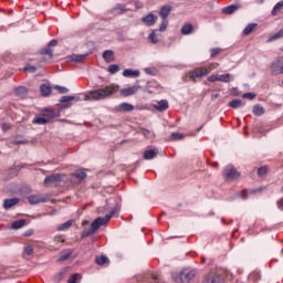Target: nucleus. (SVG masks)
Instances as JSON below:
<instances>
[{
	"label": "nucleus",
	"instance_id": "nucleus-59",
	"mask_svg": "<svg viewBox=\"0 0 283 283\" xmlns=\"http://www.w3.org/2000/svg\"><path fill=\"white\" fill-rule=\"evenodd\" d=\"M279 209L283 210V198L279 201Z\"/></svg>",
	"mask_w": 283,
	"mask_h": 283
},
{
	"label": "nucleus",
	"instance_id": "nucleus-42",
	"mask_svg": "<svg viewBox=\"0 0 283 283\" xmlns=\"http://www.w3.org/2000/svg\"><path fill=\"white\" fill-rule=\"evenodd\" d=\"M24 72H30L31 74H34L36 72V66L32 64H27L23 69Z\"/></svg>",
	"mask_w": 283,
	"mask_h": 283
},
{
	"label": "nucleus",
	"instance_id": "nucleus-44",
	"mask_svg": "<svg viewBox=\"0 0 283 283\" xmlns=\"http://www.w3.org/2000/svg\"><path fill=\"white\" fill-rule=\"evenodd\" d=\"M203 283H213V272L210 271L208 274H206Z\"/></svg>",
	"mask_w": 283,
	"mask_h": 283
},
{
	"label": "nucleus",
	"instance_id": "nucleus-7",
	"mask_svg": "<svg viewBox=\"0 0 283 283\" xmlns=\"http://www.w3.org/2000/svg\"><path fill=\"white\" fill-rule=\"evenodd\" d=\"M65 178V175L55 174L45 177L44 185H50L51 187H59L61 185V181Z\"/></svg>",
	"mask_w": 283,
	"mask_h": 283
},
{
	"label": "nucleus",
	"instance_id": "nucleus-56",
	"mask_svg": "<svg viewBox=\"0 0 283 283\" xmlns=\"http://www.w3.org/2000/svg\"><path fill=\"white\" fill-rule=\"evenodd\" d=\"M241 198H242V200H247V198H249V192L247 190H243L241 192Z\"/></svg>",
	"mask_w": 283,
	"mask_h": 283
},
{
	"label": "nucleus",
	"instance_id": "nucleus-50",
	"mask_svg": "<svg viewBox=\"0 0 283 283\" xmlns=\"http://www.w3.org/2000/svg\"><path fill=\"white\" fill-rule=\"evenodd\" d=\"M55 90H57L60 94H67V92H70V90H67L65 86H55Z\"/></svg>",
	"mask_w": 283,
	"mask_h": 283
},
{
	"label": "nucleus",
	"instance_id": "nucleus-41",
	"mask_svg": "<svg viewBox=\"0 0 283 283\" xmlns=\"http://www.w3.org/2000/svg\"><path fill=\"white\" fill-rule=\"evenodd\" d=\"M277 39H283V28L270 38V41H277Z\"/></svg>",
	"mask_w": 283,
	"mask_h": 283
},
{
	"label": "nucleus",
	"instance_id": "nucleus-33",
	"mask_svg": "<svg viewBox=\"0 0 283 283\" xmlns=\"http://www.w3.org/2000/svg\"><path fill=\"white\" fill-rule=\"evenodd\" d=\"M107 72H109V74H116L117 72H120V66L112 64L108 66Z\"/></svg>",
	"mask_w": 283,
	"mask_h": 283
},
{
	"label": "nucleus",
	"instance_id": "nucleus-25",
	"mask_svg": "<svg viewBox=\"0 0 283 283\" xmlns=\"http://www.w3.org/2000/svg\"><path fill=\"white\" fill-rule=\"evenodd\" d=\"M72 224H74V220H69V221L60 224L57 227V231H67V229H70V227H72Z\"/></svg>",
	"mask_w": 283,
	"mask_h": 283
},
{
	"label": "nucleus",
	"instance_id": "nucleus-57",
	"mask_svg": "<svg viewBox=\"0 0 283 283\" xmlns=\"http://www.w3.org/2000/svg\"><path fill=\"white\" fill-rule=\"evenodd\" d=\"M221 51H222V49H220V48L213 49V56H217V54H220Z\"/></svg>",
	"mask_w": 283,
	"mask_h": 283
},
{
	"label": "nucleus",
	"instance_id": "nucleus-40",
	"mask_svg": "<svg viewBox=\"0 0 283 283\" xmlns=\"http://www.w3.org/2000/svg\"><path fill=\"white\" fill-rule=\"evenodd\" d=\"M41 54H46V56H50V59H52V56L54 55V51H52L50 46H46L45 49L41 50Z\"/></svg>",
	"mask_w": 283,
	"mask_h": 283
},
{
	"label": "nucleus",
	"instance_id": "nucleus-12",
	"mask_svg": "<svg viewBox=\"0 0 283 283\" xmlns=\"http://www.w3.org/2000/svg\"><path fill=\"white\" fill-rule=\"evenodd\" d=\"M123 76H125V78H138V76H140V71L126 69L123 71Z\"/></svg>",
	"mask_w": 283,
	"mask_h": 283
},
{
	"label": "nucleus",
	"instance_id": "nucleus-10",
	"mask_svg": "<svg viewBox=\"0 0 283 283\" xmlns=\"http://www.w3.org/2000/svg\"><path fill=\"white\" fill-rule=\"evenodd\" d=\"M28 202L30 205H39L41 202H48V197L42 195H31L28 197Z\"/></svg>",
	"mask_w": 283,
	"mask_h": 283
},
{
	"label": "nucleus",
	"instance_id": "nucleus-21",
	"mask_svg": "<svg viewBox=\"0 0 283 283\" xmlns=\"http://www.w3.org/2000/svg\"><path fill=\"white\" fill-rule=\"evenodd\" d=\"M235 10H240V6L232 4V6L224 7L222 9V12H223V14H233V12H235Z\"/></svg>",
	"mask_w": 283,
	"mask_h": 283
},
{
	"label": "nucleus",
	"instance_id": "nucleus-39",
	"mask_svg": "<svg viewBox=\"0 0 283 283\" xmlns=\"http://www.w3.org/2000/svg\"><path fill=\"white\" fill-rule=\"evenodd\" d=\"M168 25H169V20L163 19L159 25V32H165Z\"/></svg>",
	"mask_w": 283,
	"mask_h": 283
},
{
	"label": "nucleus",
	"instance_id": "nucleus-15",
	"mask_svg": "<svg viewBox=\"0 0 283 283\" xmlns=\"http://www.w3.org/2000/svg\"><path fill=\"white\" fill-rule=\"evenodd\" d=\"M271 70H272V74L274 76H277V74H283V64H282V62L272 63Z\"/></svg>",
	"mask_w": 283,
	"mask_h": 283
},
{
	"label": "nucleus",
	"instance_id": "nucleus-45",
	"mask_svg": "<svg viewBox=\"0 0 283 283\" xmlns=\"http://www.w3.org/2000/svg\"><path fill=\"white\" fill-rule=\"evenodd\" d=\"M80 280H81V275H78V274H73V275H71V277L69 279L67 283H78Z\"/></svg>",
	"mask_w": 283,
	"mask_h": 283
},
{
	"label": "nucleus",
	"instance_id": "nucleus-22",
	"mask_svg": "<svg viewBox=\"0 0 283 283\" xmlns=\"http://www.w3.org/2000/svg\"><path fill=\"white\" fill-rule=\"evenodd\" d=\"M156 149H149L144 151V160H151L156 158Z\"/></svg>",
	"mask_w": 283,
	"mask_h": 283
},
{
	"label": "nucleus",
	"instance_id": "nucleus-1",
	"mask_svg": "<svg viewBox=\"0 0 283 283\" xmlns=\"http://www.w3.org/2000/svg\"><path fill=\"white\" fill-rule=\"evenodd\" d=\"M118 92V85L109 84L104 88L90 91L85 95V101H105V98H109L112 94H116Z\"/></svg>",
	"mask_w": 283,
	"mask_h": 283
},
{
	"label": "nucleus",
	"instance_id": "nucleus-32",
	"mask_svg": "<svg viewBox=\"0 0 283 283\" xmlns=\"http://www.w3.org/2000/svg\"><path fill=\"white\" fill-rule=\"evenodd\" d=\"M224 275H227L226 272L217 273L214 276V283H224Z\"/></svg>",
	"mask_w": 283,
	"mask_h": 283
},
{
	"label": "nucleus",
	"instance_id": "nucleus-46",
	"mask_svg": "<svg viewBox=\"0 0 283 283\" xmlns=\"http://www.w3.org/2000/svg\"><path fill=\"white\" fill-rule=\"evenodd\" d=\"M72 101H74V96L72 95L62 96L60 99L61 103H70Z\"/></svg>",
	"mask_w": 283,
	"mask_h": 283
},
{
	"label": "nucleus",
	"instance_id": "nucleus-38",
	"mask_svg": "<svg viewBox=\"0 0 283 283\" xmlns=\"http://www.w3.org/2000/svg\"><path fill=\"white\" fill-rule=\"evenodd\" d=\"M185 138V135L181 133H171L170 140H182Z\"/></svg>",
	"mask_w": 283,
	"mask_h": 283
},
{
	"label": "nucleus",
	"instance_id": "nucleus-5",
	"mask_svg": "<svg viewBox=\"0 0 283 283\" xmlns=\"http://www.w3.org/2000/svg\"><path fill=\"white\" fill-rule=\"evenodd\" d=\"M223 178L231 182L240 178V172H238V169L233 165H228L223 170Z\"/></svg>",
	"mask_w": 283,
	"mask_h": 283
},
{
	"label": "nucleus",
	"instance_id": "nucleus-20",
	"mask_svg": "<svg viewBox=\"0 0 283 283\" xmlns=\"http://www.w3.org/2000/svg\"><path fill=\"white\" fill-rule=\"evenodd\" d=\"M40 92L42 96H50V94H52V87L50 86V84H42L40 86Z\"/></svg>",
	"mask_w": 283,
	"mask_h": 283
},
{
	"label": "nucleus",
	"instance_id": "nucleus-58",
	"mask_svg": "<svg viewBox=\"0 0 283 283\" xmlns=\"http://www.w3.org/2000/svg\"><path fill=\"white\" fill-rule=\"evenodd\" d=\"M153 280H155V282H158L160 280V276L158 274H153Z\"/></svg>",
	"mask_w": 283,
	"mask_h": 283
},
{
	"label": "nucleus",
	"instance_id": "nucleus-24",
	"mask_svg": "<svg viewBox=\"0 0 283 283\" xmlns=\"http://www.w3.org/2000/svg\"><path fill=\"white\" fill-rule=\"evenodd\" d=\"M95 262L98 264V266H103L109 262V259L105 255H99L95 258Z\"/></svg>",
	"mask_w": 283,
	"mask_h": 283
},
{
	"label": "nucleus",
	"instance_id": "nucleus-23",
	"mask_svg": "<svg viewBox=\"0 0 283 283\" xmlns=\"http://www.w3.org/2000/svg\"><path fill=\"white\" fill-rule=\"evenodd\" d=\"M283 9V0L277 2L273 10H272V17H277L280 14V12H282Z\"/></svg>",
	"mask_w": 283,
	"mask_h": 283
},
{
	"label": "nucleus",
	"instance_id": "nucleus-51",
	"mask_svg": "<svg viewBox=\"0 0 283 283\" xmlns=\"http://www.w3.org/2000/svg\"><path fill=\"white\" fill-rule=\"evenodd\" d=\"M92 229L91 230H84L81 234V238H90V235H92Z\"/></svg>",
	"mask_w": 283,
	"mask_h": 283
},
{
	"label": "nucleus",
	"instance_id": "nucleus-14",
	"mask_svg": "<svg viewBox=\"0 0 283 283\" xmlns=\"http://www.w3.org/2000/svg\"><path fill=\"white\" fill-rule=\"evenodd\" d=\"M116 112H134V105L129 103H122L115 107Z\"/></svg>",
	"mask_w": 283,
	"mask_h": 283
},
{
	"label": "nucleus",
	"instance_id": "nucleus-54",
	"mask_svg": "<svg viewBox=\"0 0 283 283\" xmlns=\"http://www.w3.org/2000/svg\"><path fill=\"white\" fill-rule=\"evenodd\" d=\"M59 45V42L56 40H51L48 44V48H56Z\"/></svg>",
	"mask_w": 283,
	"mask_h": 283
},
{
	"label": "nucleus",
	"instance_id": "nucleus-3",
	"mask_svg": "<svg viewBox=\"0 0 283 283\" xmlns=\"http://www.w3.org/2000/svg\"><path fill=\"white\" fill-rule=\"evenodd\" d=\"M192 277H196V270L184 269L181 272L172 273V280L175 283H189Z\"/></svg>",
	"mask_w": 283,
	"mask_h": 283
},
{
	"label": "nucleus",
	"instance_id": "nucleus-9",
	"mask_svg": "<svg viewBox=\"0 0 283 283\" xmlns=\"http://www.w3.org/2000/svg\"><path fill=\"white\" fill-rule=\"evenodd\" d=\"M140 90V85L129 86L127 88L120 90V96L127 97V96H134V94H137Z\"/></svg>",
	"mask_w": 283,
	"mask_h": 283
},
{
	"label": "nucleus",
	"instance_id": "nucleus-60",
	"mask_svg": "<svg viewBox=\"0 0 283 283\" xmlns=\"http://www.w3.org/2000/svg\"><path fill=\"white\" fill-rule=\"evenodd\" d=\"M24 235H25L27 238L30 237V235H32V231L25 232Z\"/></svg>",
	"mask_w": 283,
	"mask_h": 283
},
{
	"label": "nucleus",
	"instance_id": "nucleus-61",
	"mask_svg": "<svg viewBox=\"0 0 283 283\" xmlns=\"http://www.w3.org/2000/svg\"><path fill=\"white\" fill-rule=\"evenodd\" d=\"M208 81H209L210 83H213V75L209 76V77H208Z\"/></svg>",
	"mask_w": 283,
	"mask_h": 283
},
{
	"label": "nucleus",
	"instance_id": "nucleus-29",
	"mask_svg": "<svg viewBox=\"0 0 283 283\" xmlns=\"http://www.w3.org/2000/svg\"><path fill=\"white\" fill-rule=\"evenodd\" d=\"M25 94H28V88L25 86H19L15 88L17 96L23 97Z\"/></svg>",
	"mask_w": 283,
	"mask_h": 283
},
{
	"label": "nucleus",
	"instance_id": "nucleus-49",
	"mask_svg": "<svg viewBox=\"0 0 283 283\" xmlns=\"http://www.w3.org/2000/svg\"><path fill=\"white\" fill-rule=\"evenodd\" d=\"M24 253L27 255H32L34 253V248H32L31 245L24 247Z\"/></svg>",
	"mask_w": 283,
	"mask_h": 283
},
{
	"label": "nucleus",
	"instance_id": "nucleus-26",
	"mask_svg": "<svg viewBox=\"0 0 283 283\" xmlns=\"http://www.w3.org/2000/svg\"><path fill=\"white\" fill-rule=\"evenodd\" d=\"M255 28H258V23L248 24L245 27V29L243 30L244 36H249V34H251V32H253V30H255Z\"/></svg>",
	"mask_w": 283,
	"mask_h": 283
},
{
	"label": "nucleus",
	"instance_id": "nucleus-55",
	"mask_svg": "<svg viewBox=\"0 0 283 283\" xmlns=\"http://www.w3.org/2000/svg\"><path fill=\"white\" fill-rule=\"evenodd\" d=\"M71 256H72V252H69V253H66V254L61 255V256H60V260H61L62 262H64V260H67V259L71 258Z\"/></svg>",
	"mask_w": 283,
	"mask_h": 283
},
{
	"label": "nucleus",
	"instance_id": "nucleus-27",
	"mask_svg": "<svg viewBox=\"0 0 283 283\" xmlns=\"http://www.w3.org/2000/svg\"><path fill=\"white\" fill-rule=\"evenodd\" d=\"M87 55L85 54H82V55H77V54H74L71 56V61H73V63H83V61H85Z\"/></svg>",
	"mask_w": 283,
	"mask_h": 283
},
{
	"label": "nucleus",
	"instance_id": "nucleus-64",
	"mask_svg": "<svg viewBox=\"0 0 283 283\" xmlns=\"http://www.w3.org/2000/svg\"><path fill=\"white\" fill-rule=\"evenodd\" d=\"M281 191H282V193H283V186H282V188H281Z\"/></svg>",
	"mask_w": 283,
	"mask_h": 283
},
{
	"label": "nucleus",
	"instance_id": "nucleus-11",
	"mask_svg": "<svg viewBox=\"0 0 283 283\" xmlns=\"http://www.w3.org/2000/svg\"><path fill=\"white\" fill-rule=\"evenodd\" d=\"M213 81H220L221 83H231L233 81V75L231 74H217L213 76Z\"/></svg>",
	"mask_w": 283,
	"mask_h": 283
},
{
	"label": "nucleus",
	"instance_id": "nucleus-4",
	"mask_svg": "<svg viewBox=\"0 0 283 283\" xmlns=\"http://www.w3.org/2000/svg\"><path fill=\"white\" fill-rule=\"evenodd\" d=\"M210 72H211V69L197 67V69L188 72L186 74V78H188V81H192L193 83H196V81H198V78H205V76H208V74Z\"/></svg>",
	"mask_w": 283,
	"mask_h": 283
},
{
	"label": "nucleus",
	"instance_id": "nucleus-2",
	"mask_svg": "<svg viewBox=\"0 0 283 283\" xmlns=\"http://www.w3.org/2000/svg\"><path fill=\"white\" fill-rule=\"evenodd\" d=\"M120 211V207H115L109 214H106L104 218L99 217L96 218L92 223H91V230L93 233H96L97 230L101 229V227H105V224H107V222H109V220H112V218H114V216H118V212Z\"/></svg>",
	"mask_w": 283,
	"mask_h": 283
},
{
	"label": "nucleus",
	"instance_id": "nucleus-16",
	"mask_svg": "<svg viewBox=\"0 0 283 283\" xmlns=\"http://www.w3.org/2000/svg\"><path fill=\"white\" fill-rule=\"evenodd\" d=\"M169 14H171V6H164L160 8L159 17H161V19L167 20V17H169Z\"/></svg>",
	"mask_w": 283,
	"mask_h": 283
},
{
	"label": "nucleus",
	"instance_id": "nucleus-53",
	"mask_svg": "<svg viewBox=\"0 0 283 283\" xmlns=\"http://www.w3.org/2000/svg\"><path fill=\"white\" fill-rule=\"evenodd\" d=\"M243 98H249L250 101H253V98H255V94H253V93H245L243 95Z\"/></svg>",
	"mask_w": 283,
	"mask_h": 283
},
{
	"label": "nucleus",
	"instance_id": "nucleus-31",
	"mask_svg": "<svg viewBox=\"0 0 283 283\" xmlns=\"http://www.w3.org/2000/svg\"><path fill=\"white\" fill-rule=\"evenodd\" d=\"M140 134L145 136V138L151 139L154 138V132L147 129V128H140Z\"/></svg>",
	"mask_w": 283,
	"mask_h": 283
},
{
	"label": "nucleus",
	"instance_id": "nucleus-18",
	"mask_svg": "<svg viewBox=\"0 0 283 283\" xmlns=\"http://www.w3.org/2000/svg\"><path fill=\"white\" fill-rule=\"evenodd\" d=\"M19 205V199L12 198V199H6L3 201V208L4 209H12V207Z\"/></svg>",
	"mask_w": 283,
	"mask_h": 283
},
{
	"label": "nucleus",
	"instance_id": "nucleus-37",
	"mask_svg": "<svg viewBox=\"0 0 283 283\" xmlns=\"http://www.w3.org/2000/svg\"><path fill=\"white\" fill-rule=\"evenodd\" d=\"M25 227V220H18L12 223V229H21Z\"/></svg>",
	"mask_w": 283,
	"mask_h": 283
},
{
	"label": "nucleus",
	"instance_id": "nucleus-36",
	"mask_svg": "<svg viewBox=\"0 0 283 283\" xmlns=\"http://www.w3.org/2000/svg\"><path fill=\"white\" fill-rule=\"evenodd\" d=\"M148 39H149L150 43L156 45V43H158V36H156V31H151L148 35Z\"/></svg>",
	"mask_w": 283,
	"mask_h": 283
},
{
	"label": "nucleus",
	"instance_id": "nucleus-63",
	"mask_svg": "<svg viewBox=\"0 0 283 283\" xmlns=\"http://www.w3.org/2000/svg\"><path fill=\"white\" fill-rule=\"evenodd\" d=\"M202 262H206V259H205V258H202Z\"/></svg>",
	"mask_w": 283,
	"mask_h": 283
},
{
	"label": "nucleus",
	"instance_id": "nucleus-8",
	"mask_svg": "<svg viewBox=\"0 0 283 283\" xmlns=\"http://www.w3.org/2000/svg\"><path fill=\"white\" fill-rule=\"evenodd\" d=\"M156 21H158V15L154 13H149L142 18V22L144 25H147L148 28H151V25L156 24Z\"/></svg>",
	"mask_w": 283,
	"mask_h": 283
},
{
	"label": "nucleus",
	"instance_id": "nucleus-48",
	"mask_svg": "<svg viewBox=\"0 0 283 283\" xmlns=\"http://www.w3.org/2000/svg\"><path fill=\"white\" fill-rule=\"evenodd\" d=\"M269 174V168L266 166L259 168L258 176H266Z\"/></svg>",
	"mask_w": 283,
	"mask_h": 283
},
{
	"label": "nucleus",
	"instance_id": "nucleus-35",
	"mask_svg": "<svg viewBox=\"0 0 283 283\" xmlns=\"http://www.w3.org/2000/svg\"><path fill=\"white\" fill-rule=\"evenodd\" d=\"M32 123L33 125H48V119H44L43 117H35Z\"/></svg>",
	"mask_w": 283,
	"mask_h": 283
},
{
	"label": "nucleus",
	"instance_id": "nucleus-52",
	"mask_svg": "<svg viewBox=\"0 0 283 283\" xmlns=\"http://www.w3.org/2000/svg\"><path fill=\"white\" fill-rule=\"evenodd\" d=\"M54 242H56V244H61V243L65 242V239H63L62 235H57L54 238Z\"/></svg>",
	"mask_w": 283,
	"mask_h": 283
},
{
	"label": "nucleus",
	"instance_id": "nucleus-34",
	"mask_svg": "<svg viewBox=\"0 0 283 283\" xmlns=\"http://www.w3.org/2000/svg\"><path fill=\"white\" fill-rule=\"evenodd\" d=\"M229 106L232 107L233 109H238V107H242V101H240V99H232L229 103Z\"/></svg>",
	"mask_w": 283,
	"mask_h": 283
},
{
	"label": "nucleus",
	"instance_id": "nucleus-62",
	"mask_svg": "<svg viewBox=\"0 0 283 283\" xmlns=\"http://www.w3.org/2000/svg\"><path fill=\"white\" fill-rule=\"evenodd\" d=\"M211 56H213V50H211Z\"/></svg>",
	"mask_w": 283,
	"mask_h": 283
},
{
	"label": "nucleus",
	"instance_id": "nucleus-6",
	"mask_svg": "<svg viewBox=\"0 0 283 283\" xmlns=\"http://www.w3.org/2000/svg\"><path fill=\"white\" fill-rule=\"evenodd\" d=\"M85 178H87V172H85V169H78L71 174L69 180L71 185H81Z\"/></svg>",
	"mask_w": 283,
	"mask_h": 283
},
{
	"label": "nucleus",
	"instance_id": "nucleus-19",
	"mask_svg": "<svg viewBox=\"0 0 283 283\" xmlns=\"http://www.w3.org/2000/svg\"><path fill=\"white\" fill-rule=\"evenodd\" d=\"M103 59L106 63H113L114 61V51L106 50L103 52Z\"/></svg>",
	"mask_w": 283,
	"mask_h": 283
},
{
	"label": "nucleus",
	"instance_id": "nucleus-47",
	"mask_svg": "<svg viewBox=\"0 0 283 283\" xmlns=\"http://www.w3.org/2000/svg\"><path fill=\"white\" fill-rule=\"evenodd\" d=\"M1 129H2V132H10V129H12V124H10V123H2L1 124Z\"/></svg>",
	"mask_w": 283,
	"mask_h": 283
},
{
	"label": "nucleus",
	"instance_id": "nucleus-13",
	"mask_svg": "<svg viewBox=\"0 0 283 283\" xmlns=\"http://www.w3.org/2000/svg\"><path fill=\"white\" fill-rule=\"evenodd\" d=\"M41 116L46 120V123H50L52 118H56V112L54 109H44L41 112Z\"/></svg>",
	"mask_w": 283,
	"mask_h": 283
},
{
	"label": "nucleus",
	"instance_id": "nucleus-30",
	"mask_svg": "<svg viewBox=\"0 0 283 283\" xmlns=\"http://www.w3.org/2000/svg\"><path fill=\"white\" fill-rule=\"evenodd\" d=\"M253 114L254 116H262V114H264V107H262V105H254Z\"/></svg>",
	"mask_w": 283,
	"mask_h": 283
},
{
	"label": "nucleus",
	"instance_id": "nucleus-17",
	"mask_svg": "<svg viewBox=\"0 0 283 283\" xmlns=\"http://www.w3.org/2000/svg\"><path fill=\"white\" fill-rule=\"evenodd\" d=\"M155 108H157L158 112H167V109H169V102H167V99H161Z\"/></svg>",
	"mask_w": 283,
	"mask_h": 283
},
{
	"label": "nucleus",
	"instance_id": "nucleus-43",
	"mask_svg": "<svg viewBox=\"0 0 283 283\" xmlns=\"http://www.w3.org/2000/svg\"><path fill=\"white\" fill-rule=\"evenodd\" d=\"M125 10H126L125 4H118L114 9V12H115V14H123V12H125Z\"/></svg>",
	"mask_w": 283,
	"mask_h": 283
},
{
	"label": "nucleus",
	"instance_id": "nucleus-28",
	"mask_svg": "<svg viewBox=\"0 0 283 283\" xmlns=\"http://www.w3.org/2000/svg\"><path fill=\"white\" fill-rule=\"evenodd\" d=\"M191 32H193V25L191 24H185L182 28H181V34L184 35H187V34H191Z\"/></svg>",
	"mask_w": 283,
	"mask_h": 283
}]
</instances>
